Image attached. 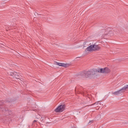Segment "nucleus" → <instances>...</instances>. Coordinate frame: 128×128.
<instances>
[{
	"instance_id": "7",
	"label": "nucleus",
	"mask_w": 128,
	"mask_h": 128,
	"mask_svg": "<svg viewBox=\"0 0 128 128\" xmlns=\"http://www.w3.org/2000/svg\"><path fill=\"white\" fill-rule=\"evenodd\" d=\"M10 75L12 76H14L16 78H20V74L14 72H11L10 73Z\"/></svg>"
},
{
	"instance_id": "9",
	"label": "nucleus",
	"mask_w": 128,
	"mask_h": 128,
	"mask_svg": "<svg viewBox=\"0 0 128 128\" xmlns=\"http://www.w3.org/2000/svg\"><path fill=\"white\" fill-rule=\"evenodd\" d=\"M98 104H100V102H96L94 104H92L91 106H94V105L98 106Z\"/></svg>"
},
{
	"instance_id": "8",
	"label": "nucleus",
	"mask_w": 128,
	"mask_h": 128,
	"mask_svg": "<svg viewBox=\"0 0 128 128\" xmlns=\"http://www.w3.org/2000/svg\"><path fill=\"white\" fill-rule=\"evenodd\" d=\"M57 66H63L64 68H68L70 66V64H62L60 62H56Z\"/></svg>"
},
{
	"instance_id": "11",
	"label": "nucleus",
	"mask_w": 128,
	"mask_h": 128,
	"mask_svg": "<svg viewBox=\"0 0 128 128\" xmlns=\"http://www.w3.org/2000/svg\"><path fill=\"white\" fill-rule=\"evenodd\" d=\"M83 44H84V46H86V42H84Z\"/></svg>"
},
{
	"instance_id": "15",
	"label": "nucleus",
	"mask_w": 128,
	"mask_h": 128,
	"mask_svg": "<svg viewBox=\"0 0 128 128\" xmlns=\"http://www.w3.org/2000/svg\"><path fill=\"white\" fill-rule=\"evenodd\" d=\"M81 104H84V102H81Z\"/></svg>"
},
{
	"instance_id": "3",
	"label": "nucleus",
	"mask_w": 128,
	"mask_h": 128,
	"mask_svg": "<svg viewBox=\"0 0 128 128\" xmlns=\"http://www.w3.org/2000/svg\"><path fill=\"white\" fill-rule=\"evenodd\" d=\"M128 85H126L120 90L114 92H112V94H114V96H118L119 94H124V92H126V90H128Z\"/></svg>"
},
{
	"instance_id": "2",
	"label": "nucleus",
	"mask_w": 128,
	"mask_h": 128,
	"mask_svg": "<svg viewBox=\"0 0 128 128\" xmlns=\"http://www.w3.org/2000/svg\"><path fill=\"white\" fill-rule=\"evenodd\" d=\"M0 111L6 112L7 116H9V114H12V112L8 110V108H6V106L4 105V102L2 101H0Z\"/></svg>"
},
{
	"instance_id": "5",
	"label": "nucleus",
	"mask_w": 128,
	"mask_h": 128,
	"mask_svg": "<svg viewBox=\"0 0 128 128\" xmlns=\"http://www.w3.org/2000/svg\"><path fill=\"white\" fill-rule=\"evenodd\" d=\"M95 72H100L101 74H108L110 72V70L108 68H98L96 70Z\"/></svg>"
},
{
	"instance_id": "14",
	"label": "nucleus",
	"mask_w": 128,
	"mask_h": 128,
	"mask_svg": "<svg viewBox=\"0 0 128 128\" xmlns=\"http://www.w3.org/2000/svg\"><path fill=\"white\" fill-rule=\"evenodd\" d=\"M88 106V105H86V104L84 103V106Z\"/></svg>"
},
{
	"instance_id": "10",
	"label": "nucleus",
	"mask_w": 128,
	"mask_h": 128,
	"mask_svg": "<svg viewBox=\"0 0 128 128\" xmlns=\"http://www.w3.org/2000/svg\"><path fill=\"white\" fill-rule=\"evenodd\" d=\"M112 32H109V33L108 34V35L106 34H105L104 36H110H110H112Z\"/></svg>"
},
{
	"instance_id": "4",
	"label": "nucleus",
	"mask_w": 128,
	"mask_h": 128,
	"mask_svg": "<svg viewBox=\"0 0 128 128\" xmlns=\"http://www.w3.org/2000/svg\"><path fill=\"white\" fill-rule=\"evenodd\" d=\"M100 48L98 46L92 44L88 47L86 48V50L88 52H94L96 50H98Z\"/></svg>"
},
{
	"instance_id": "13",
	"label": "nucleus",
	"mask_w": 128,
	"mask_h": 128,
	"mask_svg": "<svg viewBox=\"0 0 128 128\" xmlns=\"http://www.w3.org/2000/svg\"><path fill=\"white\" fill-rule=\"evenodd\" d=\"M90 123H92V120L90 121V122H88L89 124H90Z\"/></svg>"
},
{
	"instance_id": "1",
	"label": "nucleus",
	"mask_w": 128,
	"mask_h": 128,
	"mask_svg": "<svg viewBox=\"0 0 128 128\" xmlns=\"http://www.w3.org/2000/svg\"><path fill=\"white\" fill-rule=\"evenodd\" d=\"M80 74L82 78H90V76H92L96 74V71L92 70L88 71H83L82 72H80Z\"/></svg>"
},
{
	"instance_id": "12",
	"label": "nucleus",
	"mask_w": 128,
	"mask_h": 128,
	"mask_svg": "<svg viewBox=\"0 0 128 128\" xmlns=\"http://www.w3.org/2000/svg\"><path fill=\"white\" fill-rule=\"evenodd\" d=\"M34 122H36V120H34V122H33V124H34Z\"/></svg>"
},
{
	"instance_id": "6",
	"label": "nucleus",
	"mask_w": 128,
	"mask_h": 128,
	"mask_svg": "<svg viewBox=\"0 0 128 128\" xmlns=\"http://www.w3.org/2000/svg\"><path fill=\"white\" fill-rule=\"evenodd\" d=\"M64 108H66V106L60 105L55 110V112H62L64 110Z\"/></svg>"
}]
</instances>
